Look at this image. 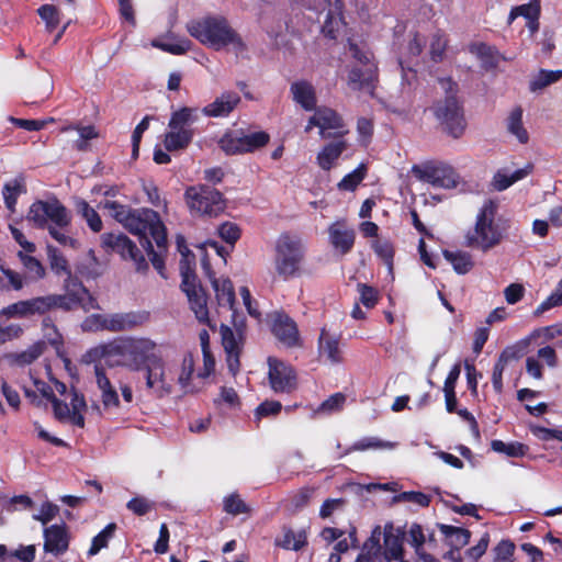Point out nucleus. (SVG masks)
<instances>
[{
	"instance_id": "7ed1b4c3",
	"label": "nucleus",
	"mask_w": 562,
	"mask_h": 562,
	"mask_svg": "<svg viewBox=\"0 0 562 562\" xmlns=\"http://www.w3.org/2000/svg\"><path fill=\"white\" fill-rule=\"evenodd\" d=\"M188 32L201 44L215 50L227 49L237 57H244L248 50L241 35L220 14L206 15L190 22Z\"/></svg>"
},
{
	"instance_id": "1a4fd4ad",
	"label": "nucleus",
	"mask_w": 562,
	"mask_h": 562,
	"mask_svg": "<svg viewBox=\"0 0 562 562\" xmlns=\"http://www.w3.org/2000/svg\"><path fill=\"white\" fill-rule=\"evenodd\" d=\"M186 199L191 212L209 217L218 216L225 210L223 195L216 189L201 184L186 190Z\"/></svg>"
},
{
	"instance_id": "aec40b11",
	"label": "nucleus",
	"mask_w": 562,
	"mask_h": 562,
	"mask_svg": "<svg viewBox=\"0 0 562 562\" xmlns=\"http://www.w3.org/2000/svg\"><path fill=\"white\" fill-rule=\"evenodd\" d=\"M271 330L276 338L288 347L296 346L299 342L296 324L285 314L274 313L271 316Z\"/></svg>"
},
{
	"instance_id": "f8f14e48",
	"label": "nucleus",
	"mask_w": 562,
	"mask_h": 562,
	"mask_svg": "<svg viewBox=\"0 0 562 562\" xmlns=\"http://www.w3.org/2000/svg\"><path fill=\"white\" fill-rule=\"evenodd\" d=\"M314 126L319 128V135L323 138H341L348 133L341 116L326 106L315 110V113L308 120L305 132H310Z\"/></svg>"
},
{
	"instance_id": "bb28decb",
	"label": "nucleus",
	"mask_w": 562,
	"mask_h": 562,
	"mask_svg": "<svg viewBox=\"0 0 562 562\" xmlns=\"http://www.w3.org/2000/svg\"><path fill=\"white\" fill-rule=\"evenodd\" d=\"M339 341V336L333 335L323 328L318 339L319 355L322 357H326V359L331 363L341 362L342 351L340 349Z\"/></svg>"
},
{
	"instance_id": "0e129e2a",
	"label": "nucleus",
	"mask_w": 562,
	"mask_h": 562,
	"mask_svg": "<svg viewBox=\"0 0 562 562\" xmlns=\"http://www.w3.org/2000/svg\"><path fill=\"white\" fill-rule=\"evenodd\" d=\"M126 507L135 515L143 516L153 509L154 503L146 497L138 496L128 501Z\"/></svg>"
},
{
	"instance_id": "680f3d73",
	"label": "nucleus",
	"mask_w": 562,
	"mask_h": 562,
	"mask_svg": "<svg viewBox=\"0 0 562 562\" xmlns=\"http://www.w3.org/2000/svg\"><path fill=\"white\" fill-rule=\"evenodd\" d=\"M58 512L59 507L57 505L50 502H45L42 504L40 512L34 514L32 517L34 520L46 525L57 516Z\"/></svg>"
},
{
	"instance_id": "a18cd8bd",
	"label": "nucleus",
	"mask_w": 562,
	"mask_h": 562,
	"mask_svg": "<svg viewBox=\"0 0 562 562\" xmlns=\"http://www.w3.org/2000/svg\"><path fill=\"white\" fill-rule=\"evenodd\" d=\"M491 447L495 452L504 453L512 458L524 457L528 451V447L520 442H504L502 440H493Z\"/></svg>"
},
{
	"instance_id": "473e14b6",
	"label": "nucleus",
	"mask_w": 562,
	"mask_h": 562,
	"mask_svg": "<svg viewBox=\"0 0 562 562\" xmlns=\"http://www.w3.org/2000/svg\"><path fill=\"white\" fill-rule=\"evenodd\" d=\"M531 170L530 166L514 171L508 169L498 170L493 179L494 188L498 191L506 190L515 182L526 178Z\"/></svg>"
},
{
	"instance_id": "e2e57ef3",
	"label": "nucleus",
	"mask_w": 562,
	"mask_h": 562,
	"mask_svg": "<svg viewBox=\"0 0 562 562\" xmlns=\"http://www.w3.org/2000/svg\"><path fill=\"white\" fill-rule=\"evenodd\" d=\"M217 232L221 238L231 245H234L240 237L239 227L231 222H226L220 225Z\"/></svg>"
},
{
	"instance_id": "774afa93",
	"label": "nucleus",
	"mask_w": 562,
	"mask_h": 562,
	"mask_svg": "<svg viewBox=\"0 0 562 562\" xmlns=\"http://www.w3.org/2000/svg\"><path fill=\"white\" fill-rule=\"evenodd\" d=\"M372 247L375 254L391 267L393 259V247L391 243L385 239H375L372 243Z\"/></svg>"
},
{
	"instance_id": "7c9ffc66",
	"label": "nucleus",
	"mask_w": 562,
	"mask_h": 562,
	"mask_svg": "<svg viewBox=\"0 0 562 562\" xmlns=\"http://www.w3.org/2000/svg\"><path fill=\"white\" fill-rule=\"evenodd\" d=\"M383 532L380 526H375L371 532L370 538L364 542L362 552L357 558L356 562H374L375 558L381 553V538Z\"/></svg>"
},
{
	"instance_id": "2f4dec72",
	"label": "nucleus",
	"mask_w": 562,
	"mask_h": 562,
	"mask_svg": "<svg viewBox=\"0 0 562 562\" xmlns=\"http://www.w3.org/2000/svg\"><path fill=\"white\" fill-rule=\"evenodd\" d=\"M346 148L347 143L342 139L327 144L317 155L318 166L329 170Z\"/></svg>"
},
{
	"instance_id": "4be33fe9",
	"label": "nucleus",
	"mask_w": 562,
	"mask_h": 562,
	"mask_svg": "<svg viewBox=\"0 0 562 562\" xmlns=\"http://www.w3.org/2000/svg\"><path fill=\"white\" fill-rule=\"evenodd\" d=\"M148 318L147 312L116 313L108 315L104 326L110 331H125L145 324Z\"/></svg>"
},
{
	"instance_id": "5701e85b",
	"label": "nucleus",
	"mask_w": 562,
	"mask_h": 562,
	"mask_svg": "<svg viewBox=\"0 0 562 562\" xmlns=\"http://www.w3.org/2000/svg\"><path fill=\"white\" fill-rule=\"evenodd\" d=\"M329 241L341 255L348 254L355 244L356 233L344 223H334L328 228Z\"/></svg>"
},
{
	"instance_id": "49530a36",
	"label": "nucleus",
	"mask_w": 562,
	"mask_h": 562,
	"mask_svg": "<svg viewBox=\"0 0 562 562\" xmlns=\"http://www.w3.org/2000/svg\"><path fill=\"white\" fill-rule=\"evenodd\" d=\"M18 257L20 258L23 267L26 269L31 280H40L44 278L45 269L35 257L24 254L23 251H19Z\"/></svg>"
},
{
	"instance_id": "6e6552de",
	"label": "nucleus",
	"mask_w": 562,
	"mask_h": 562,
	"mask_svg": "<svg viewBox=\"0 0 562 562\" xmlns=\"http://www.w3.org/2000/svg\"><path fill=\"white\" fill-rule=\"evenodd\" d=\"M349 54L353 61L348 74V86L352 90L373 93L378 68L372 54L364 47L349 43Z\"/></svg>"
},
{
	"instance_id": "0eeeda50",
	"label": "nucleus",
	"mask_w": 562,
	"mask_h": 562,
	"mask_svg": "<svg viewBox=\"0 0 562 562\" xmlns=\"http://www.w3.org/2000/svg\"><path fill=\"white\" fill-rule=\"evenodd\" d=\"M439 83L447 94L443 99L434 103L431 111L445 131L452 137L458 138L464 132L465 120L454 93V83L450 79H441Z\"/></svg>"
},
{
	"instance_id": "69168bd1",
	"label": "nucleus",
	"mask_w": 562,
	"mask_h": 562,
	"mask_svg": "<svg viewBox=\"0 0 562 562\" xmlns=\"http://www.w3.org/2000/svg\"><path fill=\"white\" fill-rule=\"evenodd\" d=\"M562 305V280L558 283L554 291L536 310L537 314L543 313L554 306Z\"/></svg>"
},
{
	"instance_id": "393cba45",
	"label": "nucleus",
	"mask_w": 562,
	"mask_h": 562,
	"mask_svg": "<svg viewBox=\"0 0 562 562\" xmlns=\"http://www.w3.org/2000/svg\"><path fill=\"white\" fill-rule=\"evenodd\" d=\"M68 548V535L65 525H53L44 529V549L55 555Z\"/></svg>"
},
{
	"instance_id": "338daca9",
	"label": "nucleus",
	"mask_w": 562,
	"mask_h": 562,
	"mask_svg": "<svg viewBox=\"0 0 562 562\" xmlns=\"http://www.w3.org/2000/svg\"><path fill=\"white\" fill-rule=\"evenodd\" d=\"M346 397L341 393H336L324 401L317 409V413H334L344 406Z\"/></svg>"
},
{
	"instance_id": "412c9836",
	"label": "nucleus",
	"mask_w": 562,
	"mask_h": 562,
	"mask_svg": "<svg viewBox=\"0 0 562 562\" xmlns=\"http://www.w3.org/2000/svg\"><path fill=\"white\" fill-rule=\"evenodd\" d=\"M240 103V97L237 92L223 91L213 102L202 109V113L207 117H226Z\"/></svg>"
},
{
	"instance_id": "bf43d9fd",
	"label": "nucleus",
	"mask_w": 562,
	"mask_h": 562,
	"mask_svg": "<svg viewBox=\"0 0 562 562\" xmlns=\"http://www.w3.org/2000/svg\"><path fill=\"white\" fill-rule=\"evenodd\" d=\"M224 510L232 515H239L249 512V507L237 494H232L224 499Z\"/></svg>"
},
{
	"instance_id": "79ce46f5",
	"label": "nucleus",
	"mask_w": 562,
	"mask_h": 562,
	"mask_svg": "<svg viewBox=\"0 0 562 562\" xmlns=\"http://www.w3.org/2000/svg\"><path fill=\"white\" fill-rule=\"evenodd\" d=\"M194 372V360L192 355H186L181 364V372L178 376V383L184 393H193L196 391L191 384V378Z\"/></svg>"
},
{
	"instance_id": "c85d7f7f",
	"label": "nucleus",
	"mask_w": 562,
	"mask_h": 562,
	"mask_svg": "<svg viewBox=\"0 0 562 562\" xmlns=\"http://www.w3.org/2000/svg\"><path fill=\"white\" fill-rule=\"evenodd\" d=\"M384 558L385 560L404 558L403 541L398 533L394 532L392 524H387L383 530Z\"/></svg>"
},
{
	"instance_id": "c9c22d12",
	"label": "nucleus",
	"mask_w": 562,
	"mask_h": 562,
	"mask_svg": "<svg viewBox=\"0 0 562 562\" xmlns=\"http://www.w3.org/2000/svg\"><path fill=\"white\" fill-rule=\"evenodd\" d=\"M194 136V131H169L165 135L164 145L166 150L173 151L184 149L192 142Z\"/></svg>"
},
{
	"instance_id": "09e8293b",
	"label": "nucleus",
	"mask_w": 562,
	"mask_h": 562,
	"mask_svg": "<svg viewBox=\"0 0 562 562\" xmlns=\"http://www.w3.org/2000/svg\"><path fill=\"white\" fill-rule=\"evenodd\" d=\"M170 119H172V123L175 125L182 124L188 127H192V125L199 120V110L196 108L183 106L172 112Z\"/></svg>"
},
{
	"instance_id": "864d4df0",
	"label": "nucleus",
	"mask_w": 562,
	"mask_h": 562,
	"mask_svg": "<svg viewBox=\"0 0 562 562\" xmlns=\"http://www.w3.org/2000/svg\"><path fill=\"white\" fill-rule=\"evenodd\" d=\"M194 267H195L194 255H191V256L184 255V257H182V259L180 260V274L182 278L181 286L196 283Z\"/></svg>"
},
{
	"instance_id": "3c124183",
	"label": "nucleus",
	"mask_w": 562,
	"mask_h": 562,
	"mask_svg": "<svg viewBox=\"0 0 562 562\" xmlns=\"http://www.w3.org/2000/svg\"><path fill=\"white\" fill-rule=\"evenodd\" d=\"M116 529L115 524H109L102 531H100L93 539L91 547L88 551L89 555L97 554L101 549L108 546V541L113 537Z\"/></svg>"
},
{
	"instance_id": "a211bd4d",
	"label": "nucleus",
	"mask_w": 562,
	"mask_h": 562,
	"mask_svg": "<svg viewBox=\"0 0 562 562\" xmlns=\"http://www.w3.org/2000/svg\"><path fill=\"white\" fill-rule=\"evenodd\" d=\"M146 386L158 396L164 397L172 391L170 383L166 381V366L161 356L150 358V362L145 367Z\"/></svg>"
},
{
	"instance_id": "6ab92c4d",
	"label": "nucleus",
	"mask_w": 562,
	"mask_h": 562,
	"mask_svg": "<svg viewBox=\"0 0 562 562\" xmlns=\"http://www.w3.org/2000/svg\"><path fill=\"white\" fill-rule=\"evenodd\" d=\"M94 364L95 384L100 391V397L104 409L116 408L120 405V397L116 387L112 383L110 372L105 369L104 361H97Z\"/></svg>"
},
{
	"instance_id": "ddd939ff",
	"label": "nucleus",
	"mask_w": 562,
	"mask_h": 562,
	"mask_svg": "<svg viewBox=\"0 0 562 562\" xmlns=\"http://www.w3.org/2000/svg\"><path fill=\"white\" fill-rule=\"evenodd\" d=\"M65 294H52L54 299V310L61 308L70 311L80 305L85 310L93 307V299L89 291L75 278H67L65 281Z\"/></svg>"
},
{
	"instance_id": "c756f323",
	"label": "nucleus",
	"mask_w": 562,
	"mask_h": 562,
	"mask_svg": "<svg viewBox=\"0 0 562 562\" xmlns=\"http://www.w3.org/2000/svg\"><path fill=\"white\" fill-rule=\"evenodd\" d=\"M438 528L445 536L446 544L449 546L450 549L461 550L469 543L471 537L469 530L445 524H439Z\"/></svg>"
},
{
	"instance_id": "052dcab7",
	"label": "nucleus",
	"mask_w": 562,
	"mask_h": 562,
	"mask_svg": "<svg viewBox=\"0 0 562 562\" xmlns=\"http://www.w3.org/2000/svg\"><path fill=\"white\" fill-rule=\"evenodd\" d=\"M395 502H406L416 504L419 507H427L430 503V497L422 492H403L394 497Z\"/></svg>"
},
{
	"instance_id": "6e6d98bb",
	"label": "nucleus",
	"mask_w": 562,
	"mask_h": 562,
	"mask_svg": "<svg viewBox=\"0 0 562 562\" xmlns=\"http://www.w3.org/2000/svg\"><path fill=\"white\" fill-rule=\"evenodd\" d=\"M37 12L45 22L46 30L48 32H53L59 24V14L54 5L44 4L37 10Z\"/></svg>"
},
{
	"instance_id": "9b49d317",
	"label": "nucleus",
	"mask_w": 562,
	"mask_h": 562,
	"mask_svg": "<svg viewBox=\"0 0 562 562\" xmlns=\"http://www.w3.org/2000/svg\"><path fill=\"white\" fill-rule=\"evenodd\" d=\"M412 172L418 180L436 188L453 189L460 183V177L456 170L443 162L414 165Z\"/></svg>"
},
{
	"instance_id": "4d7b16f0",
	"label": "nucleus",
	"mask_w": 562,
	"mask_h": 562,
	"mask_svg": "<svg viewBox=\"0 0 562 562\" xmlns=\"http://www.w3.org/2000/svg\"><path fill=\"white\" fill-rule=\"evenodd\" d=\"M27 316H30L27 300L10 304L0 311V318H14Z\"/></svg>"
},
{
	"instance_id": "e433bc0d",
	"label": "nucleus",
	"mask_w": 562,
	"mask_h": 562,
	"mask_svg": "<svg viewBox=\"0 0 562 562\" xmlns=\"http://www.w3.org/2000/svg\"><path fill=\"white\" fill-rule=\"evenodd\" d=\"M26 189L22 179L8 181L2 189L4 204L10 212L15 211V204L20 194L25 193Z\"/></svg>"
},
{
	"instance_id": "f257e3e1",
	"label": "nucleus",
	"mask_w": 562,
	"mask_h": 562,
	"mask_svg": "<svg viewBox=\"0 0 562 562\" xmlns=\"http://www.w3.org/2000/svg\"><path fill=\"white\" fill-rule=\"evenodd\" d=\"M103 207L130 233L139 237V243L150 257L151 265L166 278L164 255L167 251V233L159 214L150 209L132 210L116 201H105Z\"/></svg>"
},
{
	"instance_id": "ea45409f",
	"label": "nucleus",
	"mask_w": 562,
	"mask_h": 562,
	"mask_svg": "<svg viewBox=\"0 0 562 562\" xmlns=\"http://www.w3.org/2000/svg\"><path fill=\"white\" fill-rule=\"evenodd\" d=\"M395 447V443L391 441H384L378 437H364L356 441L345 454L351 451H366V450H391Z\"/></svg>"
},
{
	"instance_id": "a19ab883",
	"label": "nucleus",
	"mask_w": 562,
	"mask_h": 562,
	"mask_svg": "<svg viewBox=\"0 0 562 562\" xmlns=\"http://www.w3.org/2000/svg\"><path fill=\"white\" fill-rule=\"evenodd\" d=\"M561 78L562 70L540 69L539 72L530 80L529 88L532 92H536L559 81Z\"/></svg>"
},
{
	"instance_id": "4c0bfd02",
	"label": "nucleus",
	"mask_w": 562,
	"mask_h": 562,
	"mask_svg": "<svg viewBox=\"0 0 562 562\" xmlns=\"http://www.w3.org/2000/svg\"><path fill=\"white\" fill-rule=\"evenodd\" d=\"M507 131L516 136V138L521 144H526L528 142V133L522 125V109L520 106L512 110L507 117Z\"/></svg>"
},
{
	"instance_id": "f03ea898",
	"label": "nucleus",
	"mask_w": 562,
	"mask_h": 562,
	"mask_svg": "<svg viewBox=\"0 0 562 562\" xmlns=\"http://www.w3.org/2000/svg\"><path fill=\"white\" fill-rule=\"evenodd\" d=\"M155 350L156 342L149 338H127L91 348L85 355V360L104 361L109 368L124 366L133 370H140L150 362V358L159 356Z\"/></svg>"
},
{
	"instance_id": "37998d69",
	"label": "nucleus",
	"mask_w": 562,
	"mask_h": 562,
	"mask_svg": "<svg viewBox=\"0 0 562 562\" xmlns=\"http://www.w3.org/2000/svg\"><path fill=\"white\" fill-rule=\"evenodd\" d=\"M277 544L286 550L297 551L306 544V533L303 530H285L282 538L277 540Z\"/></svg>"
},
{
	"instance_id": "8fccbe9b",
	"label": "nucleus",
	"mask_w": 562,
	"mask_h": 562,
	"mask_svg": "<svg viewBox=\"0 0 562 562\" xmlns=\"http://www.w3.org/2000/svg\"><path fill=\"white\" fill-rule=\"evenodd\" d=\"M47 257L49 260L50 269L57 273H67L68 278L70 276V271L68 269L67 260L64 256L58 251V249L52 245L47 246Z\"/></svg>"
},
{
	"instance_id": "cd10ccee",
	"label": "nucleus",
	"mask_w": 562,
	"mask_h": 562,
	"mask_svg": "<svg viewBox=\"0 0 562 562\" xmlns=\"http://www.w3.org/2000/svg\"><path fill=\"white\" fill-rule=\"evenodd\" d=\"M291 93L293 100L299 103L304 110L312 111L316 105V95L314 87L304 80L293 82L291 85Z\"/></svg>"
},
{
	"instance_id": "13d9d810",
	"label": "nucleus",
	"mask_w": 562,
	"mask_h": 562,
	"mask_svg": "<svg viewBox=\"0 0 562 562\" xmlns=\"http://www.w3.org/2000/svg\"><path fill=\"white\" fill-rule=\"evenodd\" d=\"M539 12L540 5L538 2L522 4L512 10L509 15V22H512L518 15L525 16L528 21L538 20Z\"/></svg>"
},
{
	"instance_id": "423d86ee",
	"label": "nucleus",
	"mask_w": 562,
	"mask_h": 562,
	"mask_svg": "<svg viewBox=\"0 0 562 562\" xmlns=\"http://www.w3.org/2000/svg\"><path fill=\"white\" fill-rule=\"evenodd\" d=\"M305 257V246L300 236L281 234L276 240L273 266L278 277L286 281L295 277Z\"/></svg>"
},
{
	"instance_id": "2eb2a0df",
	"label": "nucleus",
	"mask_w": 562,
	"mask_h": 562,
	"mask_svg": "<svg viewBox=\"0 0 562 562\" xmlns=\"http://www.w3.org/2000/svg\"><path fill=\"white\" fill-rule=\"evenodd\" d=\"M268 367L269 384L276 393H291L296 389L297 379L291 366L277 358L269 357Z\"/></svg>"
},
{
	"instance_id": "9d476101",
	"label": "nucleus",
	"mask_w": 562,
	"mask_h": 562,
	"mask_svg": "<svg viewBox=\"0 0 562 562\" xmlns=\"http://www.w3.org/2000/svg\"><path fill=\"white\" fill-rule=\"evenodd\" d=\"M54 417L63 424H69L79 428L85 427L83 413L87 411L85 395L71 393L70 396L59 398L57 395H49Z\"/></svg>"
},
{
	"instance_id": "603ef678",
	"label": "nucleus",
	"mask_w": 562,
	"mask_h": 562,
	"mask_svg": "<svg viewBox=\"0 0 562 562\" xmlns=\"http://www.w3.org/2000/svg\"><path fill=\"white\" fill-rule=\"evenodd\" d=\"M367 168L363 164H361L353 171L346 175L341 181L338 183V188L340 190L352 191L358 184L364 179Z\"/></svg>"
},
{
	"instance_id": "dca6fc26",
	"label": "nucleus",
	"mask_w": 562,
	"mask_h": 562,
	"mask_svg": "<svg viewBox=\"0 0 562 562\" xmlns=\"http://www.w3.org/2000/svg\"><path fill=\"white\" fill-rule=\"evenodd\" d=\"M341 8L340 0H314L313 10L321 12L326 11L322 32L329 38H337L339 32L345 26V22L341 18Z\"/></svg>"
},
{
	"instance_id": "39448f33",
	"label": "nucleus",
	"mask_w": 562,
	"mask_h": 562,
	"mask_svg": "<svg viewBox=\"0 0 562 562\" xmlns=\"http://www.w3.org/2000/svg\"><path fill=\"white\" fill-rule=\"evenodd\" d=\"M27 221L38 228H47L59 244L75 246L76 241L61 232L70 224L71 215L57 199L34 202L30 206Z\"/></svg>"
},
{
	"instance_id": "f3484780",
	"label": "nucleus",
	"mask_w": 562,
	"mask_h": 562,
	"mask_svg": "<svg viewBox=\"0 0 562 562\" xmlns=\"http://www.w3.org/2000/svg\"><path fill=\"white\" fill-rule=\"evenodd\" d=\"M103 241L114 251L120 254L122 258L132 260L138 272H144L148 269V263L145 257L126 235L109 234L103 236Z\"/></svg>"
},
{
	"instance_id": "4468645a",
	"label": "nucleus",
	"mask_w": 562,
	"mask_h": 562,
	"mask_svg": "<svg viewBox=\"0 0 562 562\" xmlns=\"http://www.w3.org/2000/svg\"><path fill=\"white\" fill-rule=\"evenodd\" d=\"M270 139L266 132H254L243 136L225 135L220 140V147L228 155L250 153L263 147Z\"/></svg>"
},
{
	"instance_id": "5fc2aeb1",
	"label": "nucleus",
	"mask_w": 562,
	"mask_h": 562,
	"mask_svg": "<svg viewBox=\"0 0 562 562\" xmlns=\"http://www.w3.org/2000/svg\"><path fill=\"white\" fill-rule=\"evenodd\" d=\"M153 46L175 55H181L190 49L191 42L188 38H178L172 42L154 41Z\"/></svg>"
},
{
	"instance_id": "58836bf2",
	"label": "nucleus",
	"mask_w": 562,
	"mask_h": 562,
	"mask_svg": "<svg viewBox=\"0 0 562 562\" xmlns=\"http://www.w3.org/2000/svg\"><path fill=\"white\" fill-rule=\"evenodd\" d=\"M443 257L452 265L454 271L459 274L468 273L473 267L472 257L467 251L445 250Z\"/></svg>"
},
{
	"instance_id": "20e7f679",
	"label": "nucleus",
	"mask_w": 562,
	"mask_h": 562,
	"mask_svg": "<svg viewBox=\"0 0 562 562\" xmlns=\"http://www.w3.org/2000/svg\"><path fill=\"white\" fill-rule=\"evenodd\" d=\"M498 205L486 200L480 207L475 222L465 236V245L470 248L486 252L502 243L505 228L496 221Z\"/></svg>"
},
{
	"instance_id": "a878e982",
	"label": "nucleus",
	"mask_w": 562,
	"mask_h": 562,
	"mask_svg": "<svg viewBox=\"0 0 562 562\" xmlns=\"http://www.w3.org/2000/svg\"><path fill=\"white\" fill-rule=\"evenodd\" d=\"M221 336H222V345L226 352V361L228 370L232 374H236L239 370V353L240 346L234 334V331L228 326L221 327Z\"/></svg>"
},
{
	"instance_id": "f704fd0d",
	"label": "nucleus",
	"mask_w": 562,
	"mask_h": 562,
	"mask_svg": "<svg viewBox=\"0 0 562 562\" xmlns=\"http://www.w3.org/2000/svg\"><path fill=\"white\" fill-rule=\"evenodd\" d=\"M518 357V352L515 348H506L499 355V358L493 368L492 374L493 387L497 393H501L503 390V372L505 370V367L510 360L517 359Z\"/></svg>"
},
{
	"instance_id": "b1692460",
	"label": "nucleus",
	"mask_w": 562,
	"mask_h": 562,
	"mask_svg": "<svg viewBox=\"0 0 562 562\" xmlns=\"http://www.w3.org/2000/svg\"><path fill=\"white\" fill-rule=\"evenodd\" d=\"M181 289L186 293L190 308L194 313L196 319L200 323H209L207 300L203 289L196 283L181 286Z\"/></svg>"
},
{
	"instance_id": "de8ad7c7",
	"label": "nucleus",
	"mask_w": 562,
	"mask_h": 562,
	"mask_svg": "<svg viewBox=\"0 0 562 562\" xmlns=\"http://www.w3.org/2000/svg\"><path fill=\"white\" fill-rule=\"evenodd\" d=\"M29 313L32 315H43L54 310V299L52 294L37 296L27 300Z\"/></svg>"
},
{
	"instance_id": "72a5a7b5",
	"label": "nucleus",
	"mask_w": 562,
	"mask_h": 562,
	"mask_svg": "<svg viewBox=\"0 0 562 562\" xmlns=\"http://www.w3.org/2000/svg\"><path fill=\"white\" fill-rule=\"evenodd\" d=\"M212 285L214 288L218 305L232 310L235 302V291L232 281L226 278L214 279L212 281Z\"/></svg>"
},
{
	"instance_id": "c03bdc74",
	"label": "nucleus",
	"mask_w": 562,
	"mask_h": 562,
	"mask_svg": "<svg viewBox=\"0 0 562 562\" xmlns=\"http://www.w3.org/2000/svg\"><path fill=\"white\" fill-rule=\"evenodd\" d=\"M78 213L86 220L91 231L98 233L102 229V221L99 214L85 200L76 202Z\"/></svg>"
}]
</instances>
